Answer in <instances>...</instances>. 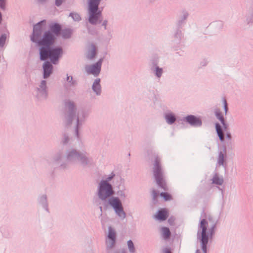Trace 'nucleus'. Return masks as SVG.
Segmentation results:
<instances>
[{"label": "nucleus", "instance_id": "1", "mask_svg": "<svg viewBox=\"0 0 253 253\" xmlns=\"http://www.w3.org/2000/svg\"><path fill=\"white\" fill-rule=\"evenodd\" d=\"M50 28L54 35H52L50 32H46L39 42V44L42 46L40 50V58L42 60H44L49 58L54 64L62 54V50L60 48L50 49L48 46L54 42L55 36H57L59 34L61 27L59 24H54L51 25Z\"/></svg>", "mask_w": 253, "mask_h": 253}, {"label": "nucleus", "instance_id": "2", "mask_svg": "<svg viewBox=\"0 0 253 253\" xmlns=\"http://www.w3.org/2000/svg\"><path fill=\"white\" fill-rule=\"evenodd\" d=\"M207 227L208 222L205 219H202L201 221L197 233L198 239L200 241L202 248L204 253H207V245L210 236L212 234L211 231L210 229L208 230Z\"/></svg>", "mask_w": 253, "mask_h": 253}, {"label": "nucleus", "instance_id": "3", "mask_svg": "<svg viewBox=\"0 0 253 253\" xmlns=\"http://www.w3.org/2000/svg\"><path fill=\"white\" fill-rule=\"evenodd\" d=\"M100 0H90L89 3V22L96 24L102 21L101 12L98 9Z\"/></svg>", "mask_w": 253, "mask_h": 253}, {"label": "nucleus", "instance_id": "4", "mask_svg": "<svg viewBox=\"0 0 253 253\" xmlns=\"http://www.w3.org/2000/svg\"><path fill=\"white\" fill-rule=\"evenodd\" d=\"M215 115L217 119L221 122L222 124V126L219 125L218 124H216L215 125L216 130L220 140L221 141H223L224 139L223 132H226L227 137L230 138V135L227 132V126L225 123L223 117L222 116L221 113L218 111H216Z\"/></svg>", "mask_w": 253, "mask_h": 253}, {"label": "nucleus", "instance_id": "5", "mask_svg": "<svg viewBox=\"0 0 253 253\" xmlns=\"http://www.w3.org/2000/svg\"><path fill=\"white\" fill-rule=\"evenodd\" d=\"M113 193V190L110 184L106 181H102L100 182L98 191V196L100 199L105 200L111 196Z\"/></svg>", "mask_w": 253, "mask_h": 253}, {"label": "nucleus", "instance_id": "6", "mask_svg": "<svg viewBox=\"0 0 253 253\" xmlns=\"http://www.w3.org/2000/svg\"><path fill=\"white\" fill-rule=\"evenodd\" d=\"M154 174L157 184L164 189L166 190L167 186L162 177L160 161L158 158H156L155 161Z\"/></svg>", "mask_w": 253, "mask_h": 253}, {"label": "nucleus", "instance_id": "7", "mask_svg": "<svg viewBox=\"0 0 253 253\" xmlns=\"http://www.w3.org/2000/svg\"><path fill=\"white\" fill-rule=\"evenodd\" d=\"M110 204L113 207L118 215L122 217H125V213L123 211L121 201L118 198H112L109 200Z\"/></svg>", "mask_w": 253, "mask_h": 253}, {"label": "nucleus", "instance_id": "8", "mask_svg": "<svg viewBox=\"0 0 253 253\" xmlns=\"http://www.w3.org/2000/svg\"><path fill=\"white\" fill-rule=\"evenodd\" d=\"M101 64L102 60H100L95 64L86 66L85 68L86 71L88 74L97 76L100 72Z\"/></svg>", "mask_w": 253, "mask_h": 253}, {"label": "nucleus", "instance_id": "9", "mask_svg": "<svg viewBox=\"0 0 253 253\" xmlns=\"http://www.w3.org/2000/svg\"><path fill=\"white\" fill-rule=\"evenodd\" d=\"M44 23H45L44 21H41L34 27L33 35L32 37V40L33 42H35L36 41L37 36L43 29V25Z\"/></svg>", "mask_w": 253, "mask_h": 253}, {"label": "nucleus", "instance_id": "10", "mask_svg": "<svg viewBox=\"0 0 253 253\" xmlns=\"http://www.w3.org/2000/svg\"><path fill=\"white\" fill-rule=\"evenodd\" d=\"M168 211L166 209H163L158 211L155 215V218L160 220H165L168 217Z\"/></svg>", "mask_w": 253, "mask_h": 253}, {"label": "nucleus", "instance_id": "11", "mask_svg": "<svg viewBox=\"0 0 253 253\" xmlns=\"http://www.w3.org/2000/svg\"><path fill=\"white\" fill-rule=\"evenodd\" d=\"M186 120L189 124L195 126H200L202 124L200 119L194 116H188L186 118Z\"/></svg>", "mask_w": 253, "mask_h": 253}, {"label": "nucleus", "instance_id": "12", "mask_svg": "<svg viewBox=\"0 0 253 253\" xmlns=\"http://www.w3.org/2000/svg\"><path fill=\"white\" fill-rule=\"evenodd\" d=\"M43 68L44 70V78H46L51 73L52 66L49 62H46L43 64Z\"/></svg>", "mask_w": 253, "mask_h": 253}, {"label": "nucleus", "instance_id": "13", "mask_svg": "<svg viewBox=\"0 0 253 253\" xmlns=\"http://www.w3.org/2000/svg\"><path fill=\"white\" fill-rule=\"evenodd\" d=\"M108 237L111 240L108 246H109L110 248H112L115 244L116 234L115 232L111 228H109Z\"/></svg>", "mask_w": 253, "mask_h": 253}, {"label": "nucleus", "instance_id": "14", "mask_svg": "<svg viewBox=\"0 0 253 253\" xmlns=\"http://www.w3.org/2000/svg\"><path fill=\"white\" fill-rule=\"evenodd\" d=\"M95 47L94 45L91 44L88 47L87 58L88 59H91L95 56Z\"/></svg>", "mask_w": 253, "mask_h": 253}, {"label": "nucleus", "instance_id": "15", "mask_svg": "<svg viewBox=\"0 0 253 253\" xmlns=\"http://www.w3.org/2000/svg\"><path fill=\"white\" fill-rule=\"evenodd\" d=\"M100 82V80L99 79H97L95 80L92 85V89L97 94H99L101 91Z\"/></svg>", "mask_w": 253, "mask_h": 253}, {"label": "nucleus", "instance_id": "16", "mask_svg": "<svg viewBox=\"0 0 253 253\" xmlns=\"http://www.w3.org/2000/svg\"><path fill=\"white\" fill-rule=\"evenodd\" d=\"M165 118L166 119L167 123L169 124H171L173 123L176 120V118L174 115L171 113H169L166 114L165 116Z\"/></svg>", "mask_w": 253, "mask_h": 253}, {"label": "nucleus", "instance_id": "17", "mask_svg": "<svg viewBox=\"0 0 253 253\" xmlns=\"http://www.w3.org/2000/svg\"><path fill=\"white\" fill-rule=\"evenodd\" d=\"M162 235L164 239H168L170 235L169 230L167 227H163L161 229Z\"/></svg>", "mask_w": 253, "mask_h": 253}, {"label": "nucleus", "instance_id": "18", "mask_svg": "<svg viewBox=\"0 0 253 253\" xmlns=\"http://www.w3.org/2000/svg\"><path fill=\"white\" fill-rule=\"evenodd\" d=\"M71 31L69 29H65L62 31L61 35L64 38H68L71 35Z\"/></svg>", "mask_w": 253, "mask_h": 253}, {"label": "nucleus", "instance_id": "19", "mask_svg": "<svg viewBox=\"0 0 253 253\" xmlns=\"http://www.w3.org/2000/svg\"><path fill=\"white\" fill-rule=\"evenodd\" d=\"M223 182V179L219 178L217 175H215L212 178V183L218 185L222 184Z\"/></svg>", "mask_w": 253, "mask_h": 253}, {"label": "nucleus", "instance_id": "20", "mask_svg": "<svg viewBox=\"0 0 253 253\" xmlns=\"http://www.w3.org/2000/svg\"><path fill=\"white\" fill-rule=\"evenodd\" d=\"M161 196L164 198L165 201H169L171 199V195L167 192L161 193Z\"/></svg>", "mask_w": 253, "mask_h": 253}, {"label": "nucleus", "instance_id": "21", "mask_svg": "<svg viewBox=\"0 0 253 253\" xmlns=\"http://www.w3.org/2000/svg\"><path fill=\"white\" fill-rule=\"evenodd\" d=\"M127 246H128L129 251L132 253H134V252H135L134 246L133 243H132V242L131 240H129L127 242Z\"/></svg>", "mask_w": 253, "mask_h": 253}, {"label": "nucleus", "instance_id": "22", "mask_svg": "<svg viewBox=\"0 0 253 253\" xmlns=\"http://www.w3.org/2000/svg\"><path fill=\"white\" fill-rule=\"evenodd\" d=\"M6 39L5 35H2L0 38V46H3Z\"/></svg>", "mask_w": 253, "mask_h": 253}, {"label": "nucleus", "instance_id": "23", "mask_svg": "<svg viewBox=\"0 0 253 253\" xmlns=\"http://www.w3.org/2000/svg\"><path fill=\"white\" fill-rule=\"evenodd\" d=\"M71 16L75 21H79L81 19L80 16L78 13H71Z\"/></svg>", "mask_w": 253, "mask_h": 253}, {"label": "nucleus", "instance_id": "24", "mask_svg": "<svg viewBox=\"0 0 253 253\" xmlns=\"http://www.w3.org/2000/svg\"><path fill=\"white\" fill-rule=\"evenodd\" d=\"M224 162V156L222 154H220L218 158V163L219 165H222Z\"/></svg>", "mask_w": 253, "mask_h": 253}, {"label": "nucleus", "instance_id": "25", "mask_svg": "<svg viewBox=\"0 0 253 253\" xmlns=\"http://www.w3.org/2000/svg\"><path fill=\"white\" fill-rule=\"evenodd\" d=\"M152 196H153V199L154 201H157L158 197V194L157 193V192L155 190H153L152 191Z\"/></svg>", "mask_w": 253, "mask_h": 253}, {"label": "nucleus", "instance_id": "26", "mask_svg": "<svg viewBox=\"0 0 253 253\" xmlns=\"http://www.w3.org/2000/svg\"><path fill=\"white\" fill-rule=\"evenodd\" d=\"M156 75L158 77H160L162 74V69H160V68H157V70H156Z\"/></svg>", "mask_w": 253, "mask_h": 253}, {"label": "nucleus", "instance_id": "27", "mask_svg": "<svg viewBox=\"0 0 253 253\" xmlns=\"http://www.w3.org/2000/svg\"><path fill=\"white\" fill-rule=\"evenodd\" d=\"M224 109H225V113H227V102H226V101L225 99L224 100Z\"/></svg>", "mask_w": 253, "mask_h": 253}, {"label": "nucleus", "instance_id": "28", "mask_svg": "<svg viewBox=\"0 0 253 253\" xmlns=\"http://www.w3.org/2000/svg\"><path fill=\"white\" fill-rule=\"evenodd\" d=\"M45 84H46V83H45V81H42V83H41V87L42 88L44 89V87H45Z\"/></svg>", "mask_w": 253, "mask_h": 253}, {"label": "nucleus", "instance_id": "29", "mask_svg": "<svg viewBox=\"0 0 253 253\" xmlns=\"http://www.w3.org/2000/svg\"><path fill=\"white\" fill-rule=\"evenodd\" d=\"M64 0H56V4L57 6L60 5Z\"/></svg>", "mask_w": 253, "mask_h": 253}, {"label": "nucleus", "instance_id": "30", "mask_svg": "<svg viewBox=\"0 0 253 253\" xmlns=\"http://www.w3.org/2000/svg\"><path fill=\"white\" fill-rule=\"evenodd\" d=\"M0 1L1 2V4L0 5L1 7H3V3L4 2V0H0Z\"/></svg>", "mask_w": 253, "mask_h": 253}, {"label": "nucleus", "instance_id": "31", "mask_svg": "<svg viewBox=\"0 0 253 253\" xmlns=\"http://www.w3.org/2000/svg\"><path fill=\"white\" fill-rule=\"evenodd\" d=\"M69 107H72V106H73V104H72V103H70L69 104Z\"/></svg>", "mask_w": 253, "mask_h": 253}, {"label": "nucleus", "instance_id": "32", "mask_svg": "<svg viewBox=\"0 0 253 253\" xmlns=\"http://www.w3.org/2000/svg\"><path fill=\"white\" fill-rule=\"evenodd\" d=\"M106 21H104L103 23V25H104L105 27H106Z\"/></svg>", "mask_w": 253, "mask_h": 253}, {"label": "nucleus", "instance_id": "33", "mask_svg": "<svg viewBox=\"0 0 253 253\" xmlns=\"http://www.w3.org/2000/svg\"><path fill=\"white\" fill-rule=\"evenodd\" d=\"M70 78V77H69V76L67 77V80H68H68H69Z\"/></svg>", "mask_w": 253, "mask_h": 253}, {"label": "nucleus", "instance_id": "34", "mask_svg": "<svg viewBox=\"0 0 253 253\" xmlns=\"http://www.w3.org/2000/svg\"><path fill=\"white\" fill-rule=\"evenodd\" d=\"M165 253H170V252H169V251H167Z\"/></svg>", "mask_w": 253, "mask_h": 253}, {"label": "nucleus", "instance_id": "35", "mask_svg": "<svg viewBox=\"0 0 253 253\" xmlns=\"http://www.w3.org/2000/svg\"><path fill=\"white\" fill-rule=\"evenodd\" d=\"M196 253H200L199 251H197Z\"/></svg>", "mask_w": 253, "mask_h": 253}, {"label": "nucleus", "instance_id": "36", "mask_svg": "<svg viewBox=\"0 0 253 253\" xmlns=\"http://www.w3.org/2000/svg\"><path fill=\"white\" fill-rule=\"evenodd\" d=\"M112 178V177H109V179L110 180V179H111Z\"/></svg>", "mask_w": 253, "mask_h": 253}]
</instances>
